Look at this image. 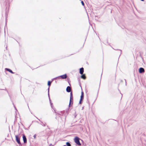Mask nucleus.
<instances>
[{
	"instance_id": "6",
	"label": "nucleus",
	"mask_w": 146,
	"mask_h": 146,
	"mask_svg": "<svg viewBox=\"0 0 146 146\" xmlns=\"http://www.w3.org/2000/svg\"><path fill=\"white\" fill-rule=\"evenodd\" d=\"M145 70L143 68H140L139 69V72L140 73H142L144 72Z\"/></svg>"
},
{
	"instance_id": "31",
	"label": "nucleus",
	"mask_w": 146,
	"mask_h": 146,
	"mask_svg": "<svg viewBox=\"0 0 146 146\" xmlns=\"http://www.w3.org/2000/svg\"><path fill=\"white\" fill-rule=\"evenodd\" d=\"M63 146H66V145H64Z\"/></svg>"
},
{
	"instance_id": "11",
	"label": "nucleus",
	"mask_w": 146,
	"mask_h": 146,
	"mask_svg": "<svg viewBox=\"0 0 146 146\" xmlns=\"http://www.w3.org/2000/svg\"><path fill=\"white\" fill-rule=\"evenodd\" d=\"M5 70H6L7 71H8V72H10V73H11L12 74H14V73L12 71V70L10 69H9V68H6L5 69Z\"/></svg>"
},
{
	"instance_id": "22",
	"label": "nucleus",
	"mask_w": 146,
	"mask_h": 146,
	"mask_svg": "<svg viewBox=\"0 0 146 146\" xmlns=\"http://www.w3.org/2000/svg\"><path fill=\"white\" fill-rule=\"evenodd\" d=\"M82 101L80 100V101H79V104H82Z\"/></svg>"
},
{
	"instance_id": "8",
	"label": "nucleus",
	"mask_w": 146,
	"mask_h": 146,
	"mask_svg": "<svg viewBox=\"0 0 146 146\" xmlns=\"http://www.w3.org/2000/svg\"><path fill=\"white\" fill-rule=\"evenodd\" d=\"M84 72V69L83 68H81L80 69V73L81 74H83Z\"/></svg>"
},
{
	"instance_id": "19",
	"label": "nucleus",
	"mask_w": 146,
	"mask_h": 146,
	"mask_svg": "<svg viewBox=\"0 0 146 146\" xmlns=\"http://www.w3.org/2000/svg\"><path fill=\"white\" fill-rule=\"evenodd\" d=\"M81 3H82V5L84 6V2L83 1H81Z\"/></svg>"
},
{
	"instance_id": "26",
	"label": "nucleus",
	"mask_w": 146,
	"mask_h": 146,
	"mask_svg": "<svg viewBox=\"0 0 146 146\" xmlns=\"http://www.w3.org/2000/svg\"><path fill=\"white\" fill-rule=\"evenodd\" d=\"M125 81V85H126V80L125 79H124Z\"/></svg>"
},
{
	"instance_id": "12",
	"label": "nucleus",
	"mask_w": 146,
	"mask_h": 146,
	"mask_svg": "<svg viewBox=\"0 0 146 146\" xmlns=\"http://www.w3.org/2000/svg\"><path fill=\"white\" fill-rule=\"evenodd\" d=\"M82 75L81 76V78L83 79H85L86 78V77L84 74H82Z\"/></svg>"
},
{
	"instance_id": "24",
	"label": "nucleus",
	"mask_w": 146,
	"mask_h": 146,
	"mask_svg": "<svg viewBox=\"0 0 146 146\" xmlns=\"http://www.w3.org/2000/svg\"><path fill=\"white\" fill-rule=\"evenodd\" d=\"M117 50H119L120 51V54H121V50H118V49H117Z\"/></svg>"
},
{
	"instance_id": "9",
	"label": "nucleus",
	"mask_w": 146,
	"mask_h": 146,
	"mask_svg": "<svg viewBox=\"0 0 146 146\" xmlns=\"http://www.w3.org/2000/svg\"><path fill=\"white\" fill-rule=\"evenodd\" d=\"M59 77L60 78L61 77L62 79H66L67 78V75L65 74L64 75H61Z\"/></svg>"
},
{
	"instance_id": "3",
	"label": "nucleus",
	"mask_w": 146,
	"mask_h": 146,
	"mask_svg": "<svg viewBox=\"0 0 146 146\" xmlns=\"http://www.w3.org/2000/svg\"><path fill=\"white\" fill-rule=\"evenodd\" d=\"M54 111H55V112L56 115L57 114H58V115H63L64 113V111H61L60 112H59L57 113L56 112L55 110H54Z\"/></svg>"
},
{
	"instance_id": "23",
	"label": "nucleus",
	"mask_w": 146,
	"mask_h": 146,
	"mask_svg": "<svg viewBox=\"0 0 146 146\" xmlns=\"http://www.w3.org/2000/svg\"><path fill=\"white\" fill-rule=\"evenodd\" d=\"M50 104H51V106H52V104L51 102H50Z\"/></svg>"
},
{
	"instance_id": "4",
	"label": "nucleus",
	"mask_w": 146,
	"mask_h": 146,
	"mask_svg": "<svg viewBox=\"0 0 146 146\" xmlns=\"http://www.w3.org/2000/svg\"><path fill=\"white\" fill-rule=\"evenodd\" d=\"M23 138L24 143H27V139L24 134L23 135Z\"/></svg>"
},
{
	"instance_id": "2",
	"label": "nucleus",
	"mask_w": 146,
	"mask_h": 146,
	"mask_svg": "<svg viewBox=\"0 0 146 146\" xmlns=\"http://www.w3.org/2000/svg\"><path fill=\"white\" fill-rule=\"evenodd\" d=\"M16 140L17 142L19 144L20 146H21L22 145L20 141V139L19 137L18 136L16 135L15 136Z\"/></svg>"
},
{
	"instance_id": "21",
	"label": "nucleus",
	"mask_w": 146,
	"mask_h": 146,
	"mask_svg": "<svg viewBox=\"0 0 146 146\" xmlns=\"http://www.w3.org/2000/svg\"><path fill=\"white\" fill-rule=\"evenodd\" d=\"M33 137H34V138L35 139L36 138V134H35L33 136Z\"/></svg>"
},
{
	"instance_id": "30",
	"label": "nucleus",
	"mask_w": 146,
	"mask_h": 146,
	"mask_svg": "<svg viewBox=\"0 0 146 146\" xmlns=\"http://www.w3.org/2000/svg\"><path fill=\"white\" fill-rule=\"evenodd\" d=\"M37 123H38V122L37 121H36Z\"/></svg>"
},
{
	"instance_id": "7",
	"label": "nucleus",
	"mask_w": 146,
	"mask_h": 146,
	"mask_svg": "<svg viewBox=\"0 0 146 146\" xmlns=\"http://www.w3.org/2000/svg\"><path fill=\"white\" fill-rule=\"evenodd\" d=\"M73 104V97L72 98H71V97H70V102L69 104V106L70 107V106L71 105V104Z\"/></svg>"
},
{
	"instance_id": "5",
	"label": "nucleus",
	"mask_w": 146,
	"mask_h": 146,
	"mask_svg": "<svg viewBox=\"0 0 146 146\" xmlns=\"http://www.w3.org/2000/svg\"><path fill=\"white\" fill-rule=\"evenodd\" d=\"M36 117L41 122V123L40 124L42 126L45 127L46 126V123H44L40 120L37 117Z\"/></svg>"
},
{
	"instance_id": "13",
	"label": "nucleus",
	"mask_w": 146,
	"mask_h": 146,
	"mask_svg": "<svg viewBox=\"0 0 146 146\" xmlns=\"http://www.w3.org/2000/svg\"><path fill=\"white\" fill-rule=\"evenodd\" d=\"M52 82V81H48V85L50 87V86L51 83Z\"/></svg>"
},
{
	"instance_id": "1",
	"label": "nucleus",
	"mask_w": 146,
	"mask_h": 146,
	"mask_svg": "<svg viewBox=\"0 0 146 146\" xmlns=\"http://www.w3.org/2000/svg\"><path fill=\"white\" fill-rule=\"evenodd\" d=\"M80 138L78 137H76L74 139V141L75 143L79 146L81 145V144L80 142Z\"/></svg>"
},
{
	"instance_id": "16",
	"label": "nucleus",
	"mask_w": 146,
	"mask_h": 146,
	"mask_svg": "<svg viewBox=\"0 0 146 146\" xmlns=\"http://www.w3.org/2000/svg\"><path fill=\"white\" fill-rule=\"evenodd\" d=\"M49 88H50V87H49L48 88V97H49Z\"/></svg>"
},
{
	"instance_id": "14",
	"label": "nucleus",
	"mask_w": 146,
	"mask_h": 146,
	"mask_svg": "<svg viewBox=\"0 0 146 146\" xmlns=\"http://www.w3.org/2000/svg\"><path fill=\"white\" fill-rule=\"evenodd\" d=\"M66 145L67 146H71L69 142H66Z\"/></svg>"
},
{
	"instance_id": "29",
	"label": "nucleus",
	"mask_w": 146,
	"mask_h": 146,
	"mask_svg": "<svg viewBox=\"0 0 146 146\" xmlns=\"http://www.w3.org/2000/svg\"><path fill=\"white\" fill-rule=\"evenodd\" d=\"M52 145V144H50V145Z\"/></svg>"
},
{
	"instance_id": "17",
	"label": "nucleus",
	"mask_w": 146,
	"mask_h": 146,
	"mask_svg": "<svg viewBox=\"0 0 146 146\" xmlns=\"http://www.w3.org/2000/svg\"><path fill=\"white\" fill-rule=\"evenodd\" d=\"M70 97H71V98L73 97L72 96V92H71L70 93Z\"/></svg>"
},
{
	"instance_id": "25",
	"label": "nucleus",
	"mask_w": 146,
	"mask_h": 146,
	"mask_svg": "<svg viewBox=\"0 0 146 146\" xmlns=\"http://www.w3.org/2000/svg\"><path fill=\"white\" fill-rule=\"evenodd\" d=\"M54 80V78H53V79H52V81H52V82L53 81V80Z\"/></svg>"
},
{
	"instance_id": "27",
	"label": "nucleus",
	"mask_w": 146,
	"mask_h": 146,
	"mask_svg": "<svg viewBox=\"0 0 146 146\" xmlns=\"http://www.w3.org/2000/svg\"><path fill=\"white\" fill-rule=\"evenodd\" d=\"M49 101L50 102H51V100H50V97L49 98Z\"/></svg>"
},
{
	"instance_id": "20",
	"label": "nucleus",
	"mask_w": 146,
	"mask_h": 146,
	"mask_svg": "<svg viewBox=\"0 0 146 146\" xmlns=\"http://www.w3.org/2000/svg\"><path fill=\"white\" fill-rule=\"evenodd\" d=\"M57 78L60 79V77L59 76H58V77L54 78V80L56 79Z\"/></svg>"
},
{
	"instance_id": "28",
	"label": "nucleus",
	"mask_w": 146,
	"mask_h": 146,
	"mask_svg": "<svg viewBox=\"0 0 146 146\" xmlns=\"http://www.w3.org/2000/svg\"><path fill=\"white\" fill-rule=\"evenodd\" d=\"M142 1H143L144 0H141Z\"/></svg>"
},
{
	"instance_id": "15",
	"label": "nucleus",
	"mask_w": 146,
	"mask_h": 146,
	"mask_svg": "<svg viewBox=\"0 0 146 146\" xmlns=\"http://www.w3.org/2000/svg\"><path fill=\"white\" fill-rule=\"evenodd\" d=\"M81 96L84 97V92H81Z\"/></svg>"
},
{
	"instance_id": "10",
	"label": "nucleus",
	"mask_w": 146,
	"mask_h": 146,
	"mask_svg": "<svg viewBox=\"0 0 146 146\" xmlns=\"http://www.w3.org/2000/svg\"><path fill=\"white\" fill-rule=\"evenodd\" d=\"M71 88L69 86H67L66 89V92H71Z\"/></svg>"
},
{
	"instance_id": "18",
	"label": "nucleus",
	"mask_w": 146,
	"mask_h": 146,
	"mask_svg": "<svg viewBox=\"0 0 146 146\" xmlns=\"http://www.w3.org/2000/svg\"><path fill=\"white\" fill-rule=\"evenodd\" d=\"M84 97L80 96V100L82 101L84 99Z\"/></svg>"
}]
</instances>
